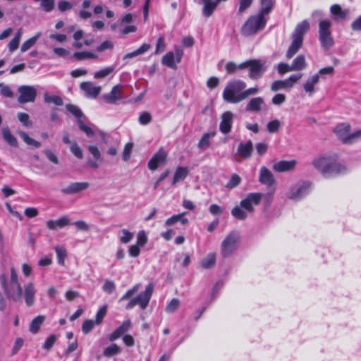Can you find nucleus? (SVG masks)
<instances>
[{
	"label": "nucleus",
	"mask_w": 361,
	"mask_h": 361,
	"mask_svg": "<svg viewBox=\"0 0 361 361\" xmlns=\"http://www.w3.org/2000/svg\"><path fill=\"white\" fill-rule=\"evenodd\" d=\"M249 70V77L252 80L260 78L265 72L267 67L265 63L257 59H250L240 63V69Z\"/></svg>",
	"instance_id": "9"
},
{
	"label": "nucleus",
	"mask_w": 361,
	"mask_h": 361,
	"mask_svg": "<svg viewBox=\"0 0 361 361\" xmlns=\"http://www.w3.org/2000/svg\"><path fill=\"white\" fill-rule=\"evenodd\" d=\"M259 181L268 187H271L276 183L274 177L267 168L262 166L260 168L259 174Z\"/></svg>",
	"instance_id": "17"
},
{
	"label": "nucleus",
	"mask_w": 361,
	"mask_h": 361,
	"mask_svg": "<svg viewBox=\"0 0 361 361\" xmlns=\"http://www.w3.org/2000/svg\"><path fill=\"white\" fill-rule=\"evenodd\" d=\"M121 235L120 237V242L123 244H127L130 243L134 237L133 233L124 228L121 230Z\"/></svg>",
	"instance_id": "45"
},
{
	"label": "nucleus",
	"mask_w": 361,
	"mask_h": 361,
	"mask_svg": "<svg viewBox=\"0 0 361 361\" xmlns=\"http://www.w3.org/2000/svg\"><path fill=\"white\" fill-rule=\"evenodd\" d=\"M267 18L257 13L249 16L240 28L244 37H250L262 31L267 25Z\"/></svg>",
	"instance_id": "5"
},
{
	"label": "nucleus",
	"mask_w": 361,
	"mask_h": 361,
	"mask_svg": "<svg viewBox=\"0 0 361 361\" xmlns=\"http://www.w3.org/2000/svg\"><path fill=\"white\" fill-rule=\"evenodd\" d=\"M246 83L241 80L228 82L223 92L224 99L229 103L237 104L243 101V90Z\"/></svg>",
	"instance_id": "6"
},
{
	"label": "nucleus",
	"mask_w": 361,
	"mask_h": 361,
	"mask_svg": "<svg viewBox=\"0 0 361 361\" xmlns=\"http://www.w3.org/2000/svg\"><path fill=\"white\" fill-rule=\"evenodd\" d=\"M264 104V100L262 97H254L247 102L245 110L249 112H259Z\"/></svg>",
	"instance_id": "22"
},
{
	"label": "nucleus",
	"mask_w": 361,
	"mask_h": 361,
	"mask_svg": "<svg viewBox=\"0 0 361 361\" xmlns=\"http://www.w3.org/2000/svg\"><path fill=\"white\" fill-rule=\"evenodd\" d=\"M216 135L215 132L206 133H204L198 142V148L202 150L208 149L210 146V138Z\"/></svg>",
	"instance_id": "34"
},
{
	"label": "nucleus",
	"mask_w": 361,
	"mask_h": 361,
	"mask_svg": "<svg viewBox=\"0 0 361 361\" xmlns=\"http://www.w3.org/2000/svg\"><path fill=\"white\" fill-rule=\"evenodd\" d=\"M94 325H97L94 321L92 319L85 320L82 326V332L85 334L90 333L93 329Z\"/></svg>",
	"instance_id": "57"
},
{
	"label": "nucleus",
	"mask_w": 361,
	"mask_h": 361,
	"mask_svg": "<svg viewBox=\"0 0 361 361\" xmlns=\"http://www.w3.org/2000/svg\"><path fill=\"white\" fill-rule=\"evenodd\" d=\"M114 71V67L109 66L99 70L94 73V78H103L110 75Z\"/></svg>",
	"instance_id": "50"
},
{
	"label": "nucleus",
	"mask_w": 361,
	"mask_h": 361,
	"mask_svg": "<svg viewBox=\"0 0 361 361\" xmlns=\"http://www.w3.org/2000/svg\"><path fill=\"white\" fill-rule=\"evenodd\" d=\"M302 42L303 39L292 37V42L286 52V57L288 59H291L301 48Z\"/></svg>",
	"instance_id": "27"
},
{
	"label": "nucleus",
	"mask_w": 361,
	"mask_h": 361,
	"mask_svg": "<svg viewBox=\"0 0 361 361\" xmlns=\"http://www.w3.org/2000/svg\"><path fill=\"white\" fill-rule=\"evenodd\" d=\"M71 152L78 159H82L83 157L82 149L76 142L72 143L71 146Z\"/></svg>",
	"instance_id": "64"
},
{
	"label": "nucleus",
	"mask_w": 361,
	"mask_h": 361,
	"mask_svg": "<svg viewBox=\"0 0 361 361\" xmlns=\"http://www.w3.org/2000/svg\"><path fill=\"white\" fill-rule=\"evenodd\" d=\"M147 242V237L144 231L138 232L136 244L140 247L144 246Z\"/></svg>",
	"instance_id": "63"
},
{
	"label": "nucleus",
	"mask_w": 361,
	"mask_h": 361,
	"mask_svg": "<svg viewBox=\"0 0 361 361\" xmlns=\"http://www.w3.org/2000/svg\"><path fill=\"white\" fill-rule=\"evenodd\" d=\"M70 224V219L67 216H63L57 220H49L47 222V226L48 228L55 230L59 228H63Z\"/></svg>",
	"instance_id": "30"
},
{
	"label": "nucleus",
	"mask_w": 361,
	"mask_h": 361,
	"mask_svg": "<svg viewBox=\"0 0 361 361\" xmlns=\"http://www.w3.org/2000/svg\"><path fill=\"white\" fill-rule=\"evenodd\" d=\"M80 88L89 97L96 98L101 92L100 86H95L91 82H82Z\"/></svg>",
	"instance_id": "23"
},
{
	"label": "nucleus",
	"mask_w": 361,
	"mask_h": 361,
	"mask_svg": "<svg viewBox=\"0 0 361 361\" xmlns=\"http://www.w3.org/2000/svg\"><path fill=\"white\" fill-rule=\"evenodd\" d=\"M286 80H276L271 85V90L273 92H277L282 89H290Z\"/></svg>",
	"instance_id": "52"
},
{
	"label": "nucleus",
	"mask_w": 361,
	"mask_h": 361,
	"mask_svg": "<svg viewBox=\"0 0 361 361\" xmlns=\"http://www.w3.org/2000/svg\"><path fill=\"white\" fill-rule=\"evenodd\" d=\"M2 135L4 140L13 147L18 146L17 139L11 134L10 130L8 128H4L2 129Z\"/></svg>",
	"instance_id": "37"
},
{
	"label": "nucleus",
	"mask_w": 361,
	"mask_h": 361,
	"mask_svg": "<svg viewBox=\"0 0 361 361\" xmlns=\"http://www.w3.org/2000/svg\"><path fill=\"white\" fill-rule=\"evenodd\" d=\"M296 164L295 160L280 161L273 165V169L277 172H286L293 170Z\"/></svg>",
	"instance_id": "25"
},
{
	"label": "nucleus",
	"mask_w": 361,
	"mask_h": 361,
	"mask_svg": "<svg viewBox=\"0 0 361 361\" xmlns=\"http://www.w3.org/2000/svg\"><path fill=\"white\" fill-rule=\"evenodd\" d=\"M18 92L19 93L18 102L20 104L33 102L35 100L37 93L36 88L31 85L19 86Z\"/></svg>",
	"instance_id": "12"
},
{
	"label": "nucleus",
	"mask_w": 361,
	"mask_h": 361,
	"mask_svg": "<svg viewBox=\"0 0 361 361\" xmlns=\"http://www.w3.org/2000/svg\"><path fill=\"white\" fill-rule=\"evenodd\" d=\"M233 115L231 111H226L221 115L219 130L224 134L228 133L231 130Z\"/></svg>",
	"instance_id": "18"
},
{
	"label": "nucleus",
	"mask_w": 361,
	"mask_h": 361,
	"mask_svg": "<svg viewBox=\"0 0 361 361\" xmlns=\"http://www.w3.org/2000/svg\"><path fill=\"white\" fill-rule=\"evenodd\" d=\"M122 86L115 85L109 94L103 96V98L109 104H115L122 99Z\"/></svg>",
	"instance_id": "20"
},
{
	"label": "nucleus",
	"mask_w": 361,
	"mask_h": 361,
	"mask_svg": "<svg viewBox=\"0 0 361 361\" xmlns=\"http://www.w3.org/2000/svg\"><path fill=\"white\" fill-rule=\"evenodd\" d=\"M18 118L25 126H32V122L30 121V117L27 114L23 112L18 113Z\"/></svg>",
	"instance_id": "62"
},
{
	"label": "nucleus",
	"mask_w": 361,
	"mask_h": 361,
	"mask_svg": "<svg viewBox=\"0 0 361 361\" xmlns=\"http://www.w3.org/2000/svg\"><path fill=\"white\" fill-rule=\"evenodd\" d=\"M260 9L259 13L267 18L274 7L275 0H259Z\"/></svg>",
	"instance_id": "31"
},
{
	"label": "nucleus",
	"mask_w": 361,
	"mask_h": 361,
	"mask_svg": "<svg viewBox=\"0 0 361 361\" xmlns=\"http://www.w3.org/2000/svg\"><path fill=\"white\" fill-rule=\"evenodd\" d=\"M216 263V254L212 252L208 254L202 262L201 265L204 269H210L215 265Z\"/></svg>",
	"instance_id": "38"
},
{
	"label": "nucleus",
	"mask_w": 361,
	"mask_h": 361,
	"mask_svg": "<svg viewBox=\"0 0 361 361\" xmlns=\"http://www.w3.org/2000/svg\"><path fill=\"white\" fill-rule=\"evenodd\" d=\"M131 325V322L129 319L123 321L122 324L109 335V341H114L121 337L125 333L130 330Z\"/></svg>",
	"instance_id": "19"
},
{
	"label": "nucleus",
	"mask_w": 361,
	"mask_h": 361,
	"mask_svg": "<svg viewBox=\"0 0 361 361\" xmlns=\"http://www.w3.org/2000/svg\"><path fill=\"white\" fill-rule=\"evenodd\" d=\"M89 186L90 184L87 182H75L62 188L61 191L65 195H73L85 190Z\"/></svg>",
	"instance_id": "16"
},
{
	"label": "nucleus",
	"mask_w": 361,
	"mask_h": 361,
	"mask_svg": "<svg viewBox=\"0 0 361 361\" xmlns=\"http://www.w3.org/2000/svg\"><path fill=\"white\" fill-rule=\"evenodd\" d=\"M121 348L114 343L106 348L103 352V354L105 357H110L118 354L121 352Z\"/></svg>",
	"instance_id": "43"
},
{
	"label": "nucleus",
	"mask_w": 361,
	"mask_h": 361,
	"mask_svg": "<svg viewBox=\"0 0 361 361\" xmlns=\"http://www.w3.org/2000/svg\"><path fill=\"white\" fill-rule=\"evenodd\" d=\"M330 13L336 21L344 20L348 11L341 8L339 4H334L330 7Z\"/></svg>",
	"instance_id": "26"
},
{
	"label": "nucleus",
	"mask_w": 361,
	"mask_h": 361,
	"mask_svg": "<svg viewBox=\"0 0 361 361\" xmlns=\"http://www.w3.org/2000/svg\"><path fill=\"white\" fill-rule=\"evenodd\" d=\"M311 190L309 182L300 181L293 185L287 193V197L294 201H299L307 195Z\"/></svg>",
	"instance_id": "11"
},
{
	"label": "nucleus",
	"mask_w": 361,
	"mask_h": 361,
	"mask_svg": "<svg viewBox=\"0 0 361 361\" xmlns=\"http://www.w3.org/2000/svg\"><path fill=\"white\" fill-rule=\"evenodd\" d=\"M55 251L57 257V262L60 265L63 266L65 264V259L67 257L66 250L61 246H56Z\"/></svg>",
	"instance_id": "42"
},
{
	"label": "nucleus",
	"mask_w": 361,
	"mask_h": 361,
	"mask_svg": "<svg viewBox=\"0 0 361 361\" xmlns=\"http://www.w3.org/2000/svg\"><path fill=\"white\" fill-rule=\"evenodd\" d=\"M18 134L23 139V140L28 145L34 146L36 148H39L41 146L39 142L30 137L27 133L23 131H18Z\"/></svg>",
	"instance_id": "41"
},
{
	"label": "nucleus",
	"mask_w": 361,
	"mask_h": 361,
	"mask_svg": "<svg viewBox=\"0 0 361 361\" xmlns=\"http://www.w3.org/2000/svg\"><path fill=\"white\" fill-rule=\"evenodd\" d=\"M253 144L251 140L246 142H240L238 147V154L244 159H249L252 156Z\"/></svg>",
	"instance_id": "21"
},
{
	"label": "nucleus",
	"mask_w": 361,
	"mask_h": 361,
	"mask_svg": "<svg viewBox=\"0 0 361 361\" xmlns=\"http://www.w3.org/2000/svg\"><path fill=\"white\" fill-rule=\"evenodd\" d=\"M150 47H151L150 44L145 43L140 48L136 49L135 51L126 54L123 56V59H130V58H133L137 56L141 55V54L147 52L149 49Z\"/></svg>",
	"instance_id": "39"
},
{
	"label": "nucleus",
	"mask_w": 361,
	"mask_h": 361,
	"mask_svg": "<svg viewBox=\"0 0 361 361\" xmlns=\"http://www.w3.org/2000/svg\"><path fill=\"white\" fill-rule=\"evenodd\" d=\"M44 320H45V317L43 315H39V316L35 317L32 320V322L30 324V326H29L30 331L32 334H37L39 331L40 326L42 324V323L44 322Z\"/></svg>",
	"instance_id": "35"
},
{
	"label": "nucleus",
	"mask_w": 361,
	"mask_h": 361,
	"mask_svg": "<svg viewBox=\"0 0 361 361\" xmlns=\"http://www.w3.org/2000/svg\"><path fill=\"white\" fill-rule=\"evenodd\" d=\"M263 194L259 192L249 193L245 198L240 202V206H235L231 210V214L238 220H245L247 216V212H253L254 207L259 204Z\"/></svg>",
	"instance_id": "3"
},
{
	"label": "nucleus",
	"mask_w": 361,
	"mask_h": 361,
	"mask_svg": "<svg viewBox=\"0 0 361 361\" xmlns=\"http://www.w3.org/2000/svg\"><path fill=\"white\" fill-rule=\"evenodd\" d=\"M180 300L178 298H173L165 308L167 313L171 314L175 312L180 306Z\"/></svg>",
	"instance_id": "46"
},
{
	"label": "nucleus",
	"mask_w": 361,
	"mask_h": 361,
	"mask_svg": "<svg viewBox=\"0 0 361 361\" xmlns=\"http://www.w3.org/2000/svg\"><path fill=\"white\" fill-rule=\"evenodd\" d=\"M337 137L344 144H351L350 126L343 123L338 124L334 130Z\"/></svg>",
	"instance_id": "14"
},
{
	"label": "nucleus",
	"mask_w": 361,
	"mask_h": 361,
	"mask_svg": "<svg viewBox=\"0 0 361 361\" xmlns=\"http://www.w3.org/2000/svg\"><path fill=\"white\" fill-rule=\"evenodd\" d=\"M302 76L303 74L300 73L290 75L289 78L286 79V83L288 84L287 86H288L289 88L293 87L294 85L302 78Z\"/></svg>",
	"instance_id": "54"
},
{
	"label": "nucleus",
	"mask_w": 361,
	"mask_h": 361,
	"mask_svg": "<svg viewBox=\"0 0 361 361\" xmlns=\"http://www.w3.org/2000/svg\"><path fill=\"white\" fill-rule=\"evenodd\" d=\"M44 100L47 104H54L56 106H62L63 104V101L61 97L50 95L48 93L44 94Z\"/></svg>",
	"instance_id": "40"
},
{
	"label": "nucleus",
	"mask_w": 361,
	"mask_h": 361,
	"mask_svg": "<svg viewBox=\"0 0 361 361\" xmlns=\"http://www.w3.org/2000/svg\"><path fill=\"white\" fill-rule=\"evenodd\" d=\"M106 312H107V305H103L97 311V312L96 314V319L94 321L97 325H99L102 324L104 317L106 316Z\"/></svg>",
	"instance_id": "53"
},
{
	"label": "nucleus",
	"mask_w": 361,
	"mask_h": 361,
	"mask_svg": "<svg viewBox=\"0 0 361 361\" xmlns=\"http://www.w3.org/2000/svg\"><path fill=\"white\" fill-rule=\"evenodd\" d=\"M73 56L78 61L88 59H97V56L90 51H78L75 52Z\"/></svg>",
	"instance_id": "44"
},
{
	"label": "nucleus",
	"mask_w": 361,
	"mask_h": 361,
	"mask_svg": "<svg viewBox=\"0 0 361 361\" xmlns=\"http://www.w3.org/2000/svg\"><path fill=\"white\" fill-rule=\"evenodd\" d=\"M240 235L236 231L228 233L221 245V254L223 257H229L238 247L240 244Z\"/></svg>",
	"instance_id": "10"
},
{
	"label": "nucleus",
	"mask_w": 361,
	"mask_h": 361,
	"mask_svg": "<svg viewBox=\"0 0 361 361\" xmlns=\"http://www.w3.org/2000/svg\"><path fill=\"white\" fill-rule=\"evenodd\" d=\"M0 284L8 299L15 302L20 301L23 295V290L18 279V274L13 267L11 268V277L7 281L5 274L0 275Z\"/></svg>",
	"instance_id": "2"
},
{
	"label": "nucleus",
	"mask_w": 361,
	"mask_h": 361,
	"mask_svg": "<svg viewBox=\"0 0 361 361\" xmlns=\"http://www.w3.org/2000/svg\"><path fill=\"white\" fill-rule=\"evenodd\" d=\"M252 2L253 0H239L238 13H244L247 9H248L251 6Z\"/></svg>",
	"instance_id": "60"
},
{
	"label": "nucleus",
	"mask_w": 361,
	"mask_h": 361,
	"mask_svg": "<svg viewBox=\"0 0 361 361\" xmlns=\"http://www.w3.org/2000/svg\"><path fill=\"white\" fill-rule=\"evenodd\" d=\"M332 23L329 19H322L319 22V39L323 49L328 50L331 49L334 41L331 35V27Z\"/></svg>",
	"instance_id": "7"
},
{
	"label": "nucleus",
	"mask_w": 361,
	"mask_h": 361,
	"mask_svg": "<svg viewBox=\"0 0 361 361\" xmlns=\"http://www.w3.org/2000/svg\"><path fill=\"white\" fill-rule=\"evenodd\" d=\"M153 290L154 285L152 283L148 284L143 292L130 300L126 305V309L131 310L136 305H139L141 310H145L150 301Z\"/></svg>",
	"instance_id": "8"
},
{
	"label": "nucleus",
	"mask_w": 361,
	"mask_h": 361,
	"mask_svg": "<svg viewBox=\"0 0 361 361\" xmlns=\"http://www.w3.org/2000/svg\"><path fill=\"white\" fill-rule=\"evenodd\" d=\"M66 108L67 111L77 118L78 120L81 119L83 116V114L80 109L74 104H67Z\"/></svg>",
	"instance_id": "47"
},
{
	"label": "nucleus",
	"mask_w": 361,
	"mask_h": 361,
	"mask_svg": "<svg viewBox=\"0 0 361 361\" xmlns=\"http://www.w3.org/2000/svg\"><path fill=\"white\" fill-rule=\"evenodd\" d=\"M78 125L79 128L84 132L87 137H92L94 135V130L90 127L87 126L84 121L82 119L78 120Z\"/></svg>",
	"instance_id": "49"
},
{
	"label": "nucleus",
	"mask_w": 361,
	"mask_h": 361,
	"mask_svg": "<svg viewBox=\"0 0 361 361\" xmlns=\"http://www.w3.org/2000/svg\"><path fill=\"white\" fill-rule=\"evenodd\" d=\"M281 126V123L279 120L274 119L269 121L267 125V130L271 133H276Z\"/></svg>",
	"instance_id": "56"
},
{
	"label": "nucleus",
	"mask_w": 361,
	"mask_h": 361,
	"mask_svg": "<svg viewBox=\"0 0 361 361\" xmlns=\"http://www.w3.org/2000/svg\"><path fill=\"white\" fill-rule=\"evenodd\" d=\"M35 289L32 283H28L24 286V298L28 307L35 302Z\"/></svg>",
	"instance_id": "24"
},
{
	"label": "nucleus",
	"mask_w": 361,
	"mask_h": 361,
	"mask_svg": "<svg viewBox=\"0 0 361 361\" xmlns=\"http://www.w3.org/2000/svg\"><path fill=\"white\" fill-rule=\"evenodd\" d=\"M133 143L128 142L127 144H126L124 149H123V154H122L123 159L124 161H126L129 160V159L130 157V154L133 151Z\"/></svg>",
	"instance_id": "58"
},
{
	"label": "nucleus",
	"mask_w": 361,
	"mask_h": 361,
	"mask_svg": "<svg viewBox=\"0 0 361 361\" xmlns=\"http://www.w3.org/2000/svg\"><path fill=\"white\" fill-rule=\"evenodd\" d=\"M263 194L259 192L249 193L245 198L240 202V206H235L231 210V214L238 220H245L247 216V212H253L254 207L259 204Z\"/></svg>",
	"instance_id": "4"
},
{
	"label": "nucleus",
	"mask_w": 361,
	"mask_h": 361,
	"mask_svg": "<svg viewBox=\"0 0 361 361\" xmlns=\"http://www.w3.org/2000/svg\"><path fill=\"white\" fill-rule=\"evenodd\" d=\"M309 28V22L307 20H304L296 25L291 37H295L297 38L303 39V37Z\"/></svg>",
	"instance_id": "28"
},
{
	"label": "nucleus",
	"mask_w": 361,
	"mask_h": 361,
	"mask_svg": "<svg viewBox=\"0 0 361 361\" xmlns=\"http://www.w3.org/2000/svg\"><path fill=\"white\" fill-rule=\"evenodd\" d=\"M319 81V74H314L308 78L303 85L304 90L312 95L314 92V85L317 84Z\"/></svg>",
	"instance_id": "32"
},
{
	"label": "nucleus",
	"mask_w": 361,
	"mask_h": 361,
	"mask_svg": "<svg viewBox=\"0 0 361 361\" xmlns=\"http://www.w3.org/2000/svg\"><path fill=\"white\" fill-rule=\"evenodd\" d=\"M140 287L141 285L140 283L135 284L130 289L126 291V293L120 298L119 301L131 298L132 296L140 290Z\"/></svg>",
	"instance_id": "51"
},
{
	"label": "nucleus",
	"mask_w": 361,
	"mask_h": 361,
	"mask_svg": "<svg viewBox=\"0 0 361 361\" xmlns=\"http://www.w3.org/2000/svg\"><path fill=\"white\" fill-rule=\"evenodd\" d=\"M312 164L326 178L341 174L347 171V167L338 161V156L335 153L320 155L312 160Z\"/></svg>",
	"instance_id": "1"
},
{
	"label": "nucleus",
	"mask_w": 361,
	"mask_h": 361,
	"mask_svg": "<svg viewBox=\"0 0 361 361\" xmlns=\"http://www.w3.org/2000/svg\"><path fill=\"white\" fill-rule=\"evenodd\" d=\"M40 37H41V32H39L36 33L31 38L25 41L23 43V44L21 45L20 51L22 52H25L26 51H27L29 49H30L32 47H33L35 44L36 42Z\"/></svg>",
	"instance_id": "36"
},
{
	"label": "nucleus",
	"mask_w": 361,
	"mask_h": 361,
	"mask_svg": "<svg viewBox=\"0 0 361 361\" xmlns=\"http://www.w3.org/2000/svg\"><path fill=\"white\" fill-rule=\"evenodd\" d=\"M152 121V116L149 112L144 111L139 116V123L141 125H147Z\"/></svg>",
	"instance_id": "61"
},
{
	"label": "nucleus",
	"mask_w": 361,
	"mask_h": 361,
	"mask_svg": "<svg viewBox=\"0 0 361 361\" xmlns=\"http://www.w3.org/2000/svg\"><path fill=\"white\" fill-rule=\"evenodd\" d=\"M57 340V336L54 334H51L47 338L44 343L42 344V348L45 350H50L54 345Z\"/></svg>",
	"instance_id": "55"
},
{
	"label": "nucleus",
	"mask_w": 361,
	"mask_h": 361,
	"mask_svg": "<svg viewBox=\"0 0 361 361\" xmlns=\"http://www.w3.org/2000/svg\"><path fill=\"white\" fill-rule=\"evenodd\" d=\"M166 153L161 147L159 150L152 157V158L148 162V168L154 171L159 166L164 165L166 163Z\"/></svg>",
	"instance_id": "15"
},
{
	"label": "nucleus",
	"mask_w": 361,
	"mask_h": 361,
	"mask_svg": "<svg viewBox=\"0 0 361 361\" xmlns=\"http://www.w3.org/2000/svg\"><path fill=\"white\" fill-rule=\"evenodd\" d=\"M241 182V178L235 173L231 175L229 181L226 183V188L228 189H233L237 187Z\"/></svg>",
	"instance_id": "48"
},
{
	"label": "nucleus",
	"mask_w": 361,
	"mask_h": 361,
	"mask_svg": "<svg viewBox=\"0 0 361 361\" xmlns=\"http://www.w3.org/2000/svg\"><path fill=\"white\" fill-rule=\"evenodd\" d=\"M183 55V51L179 47H176L175 52L169 51L162 57L161 63L169 68L176 69V63L181 61Z\"/></svg>",
	"instance_id": "13"
},
{
	"label": "nucleus",
	"mask_w": 361,
	"mask_h": 361,
	"mask_svg": "<svg viewBox=\"0 0 361 361\" xmlns=\"http://www.w3.org/2000/svg\"><path fill=\"white\" fill-rule=\"evenodd\" d=\"M189 169L185 166H178L176 169L172 180V185H175L178 182L183 181L188 175Z\"/></svg>",
	"instance_id": "29"
},
{
	"label": "nucleus",
	"mask_w": 361,
	"mask_h": 361,
	"mask_svg": "<svg viewBox=\"0 0 361 361\" xmlns=\"http://www.w3.org/2000/svg\"><path fill=\"white\" fill-rule=\"evenodd\" d=\"M291 68L293 71H300L306 68L307 63L303 55H298L291 63Z\"/></svg>",
	"instance_id": "33"
},
{
	"label": "nucleus",
	"mask_w": 361,
	"mask_h": 361,
	"mask_svg": "<svg viewBox=\"0 0 361 361\" xmlns=\"http://www.w3.org/2000/svg\"><path fill=\"white\" fill-rule=\"evenodd\" d=\"M116 289V284L114 281L111 280H106L103 286L102 290L108 293L109 294L112 293Z\"/></svg>",
	"instance_id": "59"
}]
</instances>
